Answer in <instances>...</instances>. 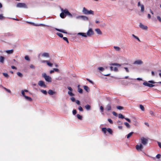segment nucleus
<instances>
[{"label": "nucleus", "mask_w": 161, "mask_h": 161, "mask_svg": "<svg viewBox=\"0 0 161 161\" xmlns=\"http://www.w3.org/2000/svg\"><path fill=\"white\" fill-rule=\"evenodd\" d=\"M61 11L62 12L60 13V16L62 18H64L67 15H68L70 17H73L72 14L69 12L67 9H64L63 8H61Z\"/></svg>", "instance_id": "1"}, {"label": "nucleus", "mask_w": 161, "mask_h": 161, "mask_svg": "<svg viewBox=\"0 0 161 161\" xmlns=\"http://www.w3.org/2000/svg\"><path fill=\"white\" fill-rule=\"evenodd\" d=\"M148 83L147 82H144L143 83V84L146 86H147L148 87H153L155 86H158L157 85H153V84H155L156 83V82H155L153 80H149L148 81Z\"/></svg>", "instance_id": "2"}, {"label": "nucleus", "mask_w": 161, "mask_h": 161, "mask_svg": "<svg viewBox=\"0 0 161 161\" xmlns=\"http://www.w3.org/2000/svg\"><path fill=\"white\" fill-rule=\"evenodd\" d=\"M42 77H43L47 82H51L52 81V79L51 77L48 76L45 73H43L42 74Z\"/></svg>", "instance_id": "3"}, {"label": "nucleus", "mask_w": 161, "mask_h": 161, "mask_svg": "<svg viewBox=\"0 0 161 161\" xmlns=\"http://www.w3.org/2000/svg\"><path fill=\"white\" fill-rule=\"evenodd\" d=\"M82 12L84 14H94V12L93 11L91 10H88L85 7H84L83 8Z\"/></svg>", "instance_id": "4"}, {"label": "nucleus", "mask_w": 161, "mask_h": 161, "mask_svg": "<svg viewBox=\"0 0 161 161\" xmlns=\"http://www.w3.org/2000/svg\"><path fill=\"white\" fill-rule=\"evenodd\" d=\"M16 6L19 8H27L26 5L24 3H19L17 4Z\"/></svg>", "instance_id": "5"}, {"label": "nucleus", "mask_w": 161, "mask_h": 161, "mask_svg": "<svg viewBox=\"0 0 161 161\" xmlns=\"http://www.w3.org/2000/svg\"><path fill=\"white\" fill-rule=\"evenodd\" d=\"M94 32L92 29H90L87 32L86 35L88 36H91L92 35H94Z\"/></svg>", "instance_id": "6"}, {"label": "nucleus", "mask_w": 161, "mask_h": 161, "mask_svg": "<svg viewBox=\"0 0 161 161\" xmlns=\"http://www.w3.org/2000/svg\"><path fill=\"white\" fill-rule=\"evenodd\" d=\"M147 140L144 137L141 138V142L144 145H146L147 143Z\"/></svg>", "instance_id": "7"}, {"label": "nucleus", "mask_w": 161, "mask_h": 161, "mask_svg": "<svg viewBox=\"0 0 161 161\" xmlns=\"http://www.w3.org/2000/svg\"><path fill=\"white\" fill-rule=\"evenodd\" d=\"M136 148L137 150L142 151V149L143 148V147L142 145L141 144L139 145H136Z\"/></svg>", "instance_id": "8"}, {"label": "nucleus", "mask_w": 161, "mask_h": 161, "mask_svg": "<svg viewBox=\"0 0 161 161\" xmlns=\"http://www.w3.org/2000/svg\"><path fill=\"white\" fill-rule=\"evenodd\" d=\"M38 84L40 86L43 87L44 88L46 87V85L45 84V82L44 81L42 80H40L39 81L38 83Z\"/></svg>", "instance_id": "9"}, {"label": "nucleus", "mask_w": 161, "mask_h": 161, "mask_svg": "<svg viewBox=\"0 0 161 161\" xmlns=\"http://www.w3.org/2000/svg\"><path fill=\"white\" fill-rule=\"evenodd\" d=\"M139 26L143 30H147V26L144 25L141 23L140 24Z\"/></svg>", "instance_id": "10"}, {"label": "nucleus", "mask_w": 161, "mask_h": 161, "mask_svg": "<svg viewBox=\"0 0 161 161\" xmlns=\"http://www.w3.org/2000/svg\"><path fill=\"white\" fill-rule=\"evenodd\" d=\"M41 54L42 56L44 57H49V54L47 53H44L42 54H40V55Z\"/></svg>", "instance_id": "11"}, {"label": "nucleus", "mask_w": 161, "mask_h": 161, "mask_svg": "<svg viewBox=\"0 0 161 161\" xmlns=\"http://www.w3.org/2000/svg\"><path fill=\"white\" fill-rule=\"evenodd\" d=\"M143 63V62L142 60H138L135 61L134 63V64H142Z\"/></svg>", "instance_id": "12"}, {"label": "nucleus", "mask_w": 161, "mask_h": 161, "mask_svg": "<svg viewBox=\"0 0 161 161\" xmlns=\"http://www.w3.org/2000/svg\"><path fill=\"white\" fill-rule=\"evenodd\" d=\"M56 30H57L58 31H59L60 32L63 33H65V34H67V32L65 30H63L60 29L56 28Z\"/></svg>", "instance_id": "13"}, {"label": "nucleus", "mask_w": 161, "mask_h": 161, "mask_svg": "<svg viewBox=\"0 0 161 161\" xmlns=\"http://www.w3.org/2000/svg\"><path fill=\"white\" fill-rule=\"evenodd\" d=\"M105 109L107 111H109L111 109V106L109 104H108L107 105Z\"/></svg>", "instance_id": "14"}, {"label": "nucleus", "mask_w": 161, "mask_h": 161, "mask_svg": "<svg viewBox=\"0 0 161 161\" xmlns=\"http://www.w3.org/2000/svg\"><path fill=\"white\" fill-rule=\"evenodd\" d=\"M48 93L50 95H53L55 93V92L51 90H49L48 92Z\"/></svg>", "instance_id": "15"}, {"label": "nucleus", "mask_w": 161, "mask_h": 161, "mask_svg": "<svg viewBox=\"0 0 161 161\" xmlns=\"http://www.w3.org/2000/svg\"><path fill=\"white\" fill-rule=\"evenodd\" d=\"M95 31L98 34L100 35H101L102 34V32L99 29H96L95 30Z\"/></svg>", "instance_id": "16"}, {"label": "nucleus", "mask_w": 161, "mask_h": 161, "mask_svg": "<svg viewBox=\"0 0 161 161\" xmlns=\"http://www.w3.org/2000/svg\"><path fill=\"white\" fill-rule=\"evenodd\" d=\"M78 35L81 36H82L84 37H86L87 36L86 33H78Z\"/></svg>", "instance_id": "17"}, {"label": "nucleus", "mask_w": 161, "mask_h": 161, "mask_svg": "<svg viewBox=\"0 0 161 161\" xmlns=\"http://www.w3.org/2000/svg\"><path fill=\"white\" fill-rule=\"evenodd\" d=\"M84 88L86 91L87 92H89L90 89L89 87L88 86H84Z\"/></svg>", "instance_id": "18"}, {"label": "nucleus", "mask_w": 161, "mask_h": 161, "mask_svg": "<svg viewBox=\"0 0 161 161\" xmlns=\"http://www.w3.org/2000/svg\"><path fill=\"white\" fill-rule=\"evenodd\" d=\"M4 60V57L1 56L0 57V62L2 63H3Z\"/></svg>", "instance_id": "19"}, {"label": "nucleus", "mask_w": 161, "mask_h": 161, "mask_svg": "<svg viewBox=\"0 0 161 161\" xmlns=\"http://www.w3.org/2000/svg\"><path fill=\"white\" fill-rule=\"evenodd\" d=\"M25 98L26 100L29 101H32V100L31 97H29L27 96H25Z\"/></svg>", "instance_id": "20"}, {"label": "nucleus", "mask_w": 161, "mask_h": 161, "mask_svg": "<svg viewBox=\"0 0 161 161\" xmlns=\"http://www.w3.org/2000/svg\"><path fill=\"white\" fill-rule=\"evenodd\" d=\"M111 65H115L119 66H120L121 65V64H118V63H111L110 64Z\"/></svg>", "instance_id": "21"}, {"label": "nucleus", "mask_w": 161, "mask_h": 161, "mask_svg": "<svg viewBox=\"0 0 161 161\" xmlns=\"http://www.w3.org/2000/svg\"><path fill=\"white\" fill-rule=\"evenodd\" d=\"M85 108L87 110H89L91 109V106L90 105L87 104L85 106Z\"/></svg>", "instance_id": "22"}, {"label": "nucleus", "mask_w": 161, "mask_h": 161, "mask_svg": "<svg viewBox=\"0 0 161 161\" xmlns=\"http://www.w3.org/2000/svg\"><path fill=\"white\" fill-rule=\"evenodd\" d=\"M114 49L117 51H119L120 50V48L118 46H114Z\"/></svg>", "instance_id": "23"}, {"label": "nucleus", "mask_w": 161, "mask_h": 161, "mask_svg": "<svg viewBox=\"0 0 161 161\" xmlns=\"http://www.w3.org/2000/svg\"><path fill=\"white\" fill-rule=\"evenodd\" d=\"M13 50L12 49L11 50H7L5 52L8 54H11L13 53Z\"/></svg>", "instance_id": "24"}, {"label": "nucleus", "mask_w": 161, "mask_h": 161, "mask_svg": "<svg viewBox=\"0 0 161 161\" xmlns=\"http://www.w3.org/2000/svg\"><path fill=\"white\" fill-rule=\"evenodd\" d=\"M141 12H143L144 11V7L143 5H141Z\"/></svg>", "instance_id": "25"}, {"label": "nucleus", "mask_w": 161, "mask_h": 161, "mask_svg": "<svg viewBox=\"0 0 161 161\" xmlns=\"http://www.w3.org/2000/svg\"><path fill=\"white\" fill-rule=\"evenodd\" d=\"M46 63L49 66L52 67L53 65V64L50 63V62L48 61H46Z\"/></svg>", "instance_id": "26"}, {"label": "nucleus", "mask_w": 161, "mask_h": 161, "mask_svg": "<svg viewBox=\"0 0 161 161\" xmlns=\"http://www.w3.org/2000/svg\"><path fill=\"white\" fill-rule=\"evenodd\" d=\"M124 124L126 125L127 128H130V125L127 122H125L124 123Z\"/></svg>", "instance_id": "27"}, {"label": "nucleus", "mask_w": 161, "mask_h": 161, "mask_svg": "<svg viewBox=\"0 0 161 161\" xmlns=\"http://www.w3.org/2000/svg\"><path fill=\"white\" fill-rule=\"evenodd\" d=\"M56 34L59 37H60L63 38V35L62 33H58V32H57L56 33Z\"/></svg>", "instance_id": "28"}, {"label": "nucleus", "mask_w": 161, "mask_h": 161, "mask_svg": "<svg viewBox=\"0 0 161 161\" xmlns=\"http://www.w3.org/2000/svg\"><path fill=\"white\" fill-rule=\"evenodd\" d=\"M133 132H130V133H129L127 135V138H129L131 136V135L133 134Z\"/></svg>", "instance_id": "29"}, {"label": "nucleus", "mask_w": 161, "mask_h": 161, "mask_svg": "<svg viewBox=\"0 0 161 161\" xmlns=\"http://www.w3.org/2000/svg\"><path fill=\"white\" fill-rule=\"evenodd\" d=\"M119 117L121 119H124V116L121 114H119Z\"/></svg>", "instance_id": "30"}, {"label": "nucleus", "mask_w": 161, "mask_h": 161, "mask_svg": "<svg viewBox=\"0 0 161 161\" xmlns=\"http://www.w3.org/2000/svg\"><path fill=\"white\" fill-rule=\"evenodd\" d=\"M116 108L117 109L119 110H122L124 108L121 106H118L116 107Z\"/></svg>", "instance_id": "31"}, {"label": "nucleus", "mask_w": 161, "mask_h": 161, "mask_svg": "<svg viewBox=\"0 0 161 161\" xmlns=\"http://www.w3.org/2000/svg\"><path fill=\"white\" fill-rule=\"evenodd\" d=\"M107 131L110 134H112L113 133V131L110 128H108L107 129Z\"/></svg>", "instance_id": "32"}, {"label": "nucleus", "mask_w": 161, "mask_h": 161, "mask_svg": "<svg viewBox=\"0 0 161 161\" xmlns=\"http://www.w3.org/2000/svg\"><path fill=\"white\" fill-rule=\"evenodd\" d=\"M80 17L83 18L85 20H88V18L86 16H81Z\"/></svg>", "instance_id": "33"}, {"label": "nucleus", "mask_w": 161, "mask_h": 161, "mask_svg": "<svg viewBox=\"0 0 161 161\" xmlns=\"http://www.w3.org/2000/svg\"><path fill=\"white\" fill-rule=\"evenodd\" d=\"M77 118L80 120H81L82 119V117L79 114H77L76 115Z\"/></svg>", "instance_id": "34"}, {"label": "nucleus", "mask_w": 161, "mask_h": 161, "mask_svg": "<svg viewBox=\"0 0 161 161\" xmlns=\"http://www.w3.org/2000/svg\"><path fill=\"white\" fill-rule=\"evenodd\" d=\"M140 107L141 109L143 111H144L145 108L144 107V106L142 105H140Z\"/></svg>", "instance_id": "35"}, {"label": "nucleus", "mask_w": 161, "mask_h": 161, "mask_svg": "<svg viewBox=\"0 0 161 161\" xmlns=\"http://www.w3.org/2000/svg\"><path fill=\"white\" fill-rule=\"evenodd\" d=\"M102 131L104 132V133H106L107 129L106 128H103L102 129Z\"/></svg>", "instance_id": "36"}, {"label": "nucleus", "mask_w": 161, "mask_h": 161, "mask_svg": "<svg viewBox=\"0 0 161 161\" xmlns=\"http://www.w3.org/2000/svg\"><path fill=\"white\" fill-rule=\"evenodd\" d=\"M17 75L20 77H23V75L22 74L19 72H18L17 73Z\"/></svg>", "instance_id": "37"}, {"label": "nucleus", "mask_w": 161, "mask_h": 161, "mask_svg": "<svg viewBox=\"0 0 161 161\" xmlns=\"http://www.w3.org/2000/svg\"><path fill=\"white\" fill-rule=\"evenodd\" d=\"M3 88L6 91H7V92H8L9 93H11V91L9 90V89H8L7 88H6L5 87H3Z\"/></svg>", "instance_id": "38"}, {"label": "nucleus", "mask_w": 161, "mask_h": 161, "mask_svg": "<svg viewBox=\"0 0 161 161\" xmlns=\"http://www.w3.org/2000/svg\"><path fill=\"white\" fill-rule=\"evenodd\" d=\"M78 91L80 93H82L83 92V90L81 88H78Z\"/></svg>", "instance_id": "39"}, {"label": "nucleus", "mask_w": 161, "mask_h": 161, "mask_svg": "<svg viewBox=\"0 0 161 161\" xmlns=\"http://www.w3.org/2000/svg\"><path fill=\"white\" fill-rule=\"evenodd\" d=\"M41 91L45 95H46L47 94V92L46 90H41Z\"/></svg>", "instance_id": "40"}, {"label": "nucleus", "mask_w": 161, "mask_h": 161, "mask_svg": "<svg viewBox=\"0 0 161 161\" xmlns=\"http://www.w3.org/2000/svg\"><path fill=\"white\" fill-rule=\"evenodd\" d=\"M25 58L26 60L28 61H30V60L29 57L28 56H25Z\"/></svg>", "instance_id": "41"}, {"label": "nucleus", "mask_w": 161, "mask_h": 161, "mask_svg": "<svg viewBox=\"0 0 161 161\" xmlns=\"http://www.w3.org/2000/svg\"><path fill=\"white\" fill-rule=\"evenodd\" d=\"M132 36L135 38L137 39L139 41H140V40L138 37L137 36L135 35L134 34H132Z\"/></svg>", "instance_id": "42"}, {"label": "nucleus", "mask_w": 161, "mask_h": 161, "mask_svg": "<svg viewBox=\"0 0 161 161\" xmlns=\"http://www.w3.org/2000/svg\"><path fill=\"white\" fill-rule=\"evenodd\" d=\"M3 75L6 78H8L9 77V75L8 74L6 73H3Z\"/></svg>", "instance_id": "43"}, {"label": "nucleus", "mask_w": 161, "mask_h": 161, "mask_svg": "<svg viewBox=\"0 0 161 161\" xmlns=\"http://www.w3.org/2000/svg\"><path fill=\"white\" fill-rule=\"evenodd\" d=\"M63 39L65 41H66V42L68 43H69V41H68V40L67 39V38L66 37H63Z\"/></svg>", "instance_id": "44"}, {"label": "nucleus", "mask_w": 161, "mask_h": 161, "mask_svg": "<svg viewBox=\"0 0 161 161\" xmlns=\"http://www.w3.org/2000/svg\"><path fill=\"white\" fill-rule=\"evenodd\" d=\"M68 94L70 96H74V94L70 91H69L68 92Z\"/></svg>", "instance_id": "45"}, {"label": "nucleus", "mask_w": 161, "mask_h": 161, "mask_svg": "<svg viewBox=\"0 0 161 161\" xmlns=\"http://www.w3.org/2000/svg\"><path fill=\"white\" fill-rule=\"evenodd\" d=\"M5 19V17L2 14H0V19Z\"/></svg>", "instance_id": "46"}, {"label": "nucleus", "mask_w": 161, "mask_h": 161, "mask_svg": "<svg viewBox=\"0 0 161 161\" xmlns=\"http://www.w3.org/2000/svg\"><path fill=\"white\" fill-rule=\"evenodd\" d=\"M157 18L159 21L161 22V18L159 16H157Z\"/></svg>", "instance_id": "47"}, {"label": "nucleus", "mask_w": 161, "mask_h": 161, "mask_svg": "<svg viewBox=\"0 0 161 161\" xmlns=\"http://www.w3.org/2000/svg\"><path fill=\"white\" fill-rule=\"evenodd\" d=\"M86 80L88 81L89 82H90V83H91L92 84H93V81H92V80H90L89 79L86 78Z\"/></svg>", "instance_id": "48"}, {"label": "nucleus", "mask_w": 161, "mask_h": 161, "mask_svg": "<svg viewBox=\"0 0 161 161\" xmlns=\"http://www.w3.org/2000/svg\"><path fill=\"white\" fill-rule=\"evenodd\" d=\"M108 121L111 124H112L113 123L112 120L110 119H108Z\"/></svg>", "instance_id": "49"}, {"label": "nucleus", "mask_w": 161, "mask_h": 161, "mask_svg": "<svg viewBox=\"0 0 161 161\" xmlns=\"http://www.w3.org/2000/svg\"><path fill=\"white\" fill-rule=\"evenodd\" d=\"M21 93L22 95H23L24 97H25V96H26L25 95V92H24V91H21Z\"/></svg>", "instance_id": "50"}, {"label": "nucleus", "mask_w": 161, "mask_h": 161, "mask_svg": "<svg viewBox=\"0 0 161 161\" xmlns=\"http://www.w3.org/2000/svg\"><path fill=\"white\" fill-rule=\"evenodd\" d=\"M78 109L80 111H83V109L80 106L79 107Z\"/></svg>", "instance_id": "51"}, {"label": "nucleus", "mask_w": 161, "mask_h": 161, "mask_svg": "<svg viewBox=\"0 0 161 161\" xmlns=\"http://www.w3.org/2000/svg\"><path fill=\"white\" fill-rule=\"evenodd\" d=\"M71 100L73 102H75V98L74 97H72L71 98Z\"/></svg>", "instance_id": "52"}, {"label": "nucleus", "mask_w": 161, "mask_h": 161, "mask_svg": "<svg viewBox=\"0 0 161 161\" xmlns=\"http://www.w3.org/2000/svg\"><path fill=\"white\" fill-rule=\"evenodd\" d=\"M98 69L100 71H102L104 70V68L102 67H99Z\"/></svg>", "instance_id": "53"}, {"label": "nucleus", "mask_w": 161, "mask_h": 161, "mask_svg": "<svg viewBox=\"0 0 161 161\" xmlns=\"http://www.w3.org/2000/svg\"><path fill=\"white\" fill-rule=\"evenodd\" d=\"M127 121H128L129 122V123H130L131 122V120H130L129 119H128L127 118H124Z\"/></svg>", "instance_id": "54"}, {"label": "nucleus", "mask_w": 161, "mask_h": 161, "mask_svg": "<svg viewBox=\"0 0 161 161\" xmlns=\"http://www.w3.org/2000/svg\"><path fill=\"white\" fill-rule=\"evenodd\" d=\"M149 113L152 116L154 115V114L153 112L152 111H150L149 112Z\"/></svg>", "instance_id": "55"}, {"label": "nucleus", "mask_w": 161, "mask_h": 161, "mask_svg": "<svg viewBox=\"0 0 161 161\" xmlns=\"http://www.w3.org/2000/svg\"><path fill=\"white\" fill-rule=\"evenodd\" d=\"M30 68L31 69H35V67L34 65H33V64H31L30 65Z\"/></svg>", "instance_id": "56"}, {"label": "nucleus", "mask_w": 161, "mask_h": 161, "mask_svg": "<svg viewBox=\"0 0 161 161\" xmlns=\"http://www.w3.org/2000/svg\"><path fill=\"white\" fill-rule=\"evenodd\" d=\"M160 157H161V155H160V154H158L156 155V158H160Z\"/></svg>", "instance_id": "57"}, {"label": "nucleus", "mask_w": 161, "mask_h": 161, "mask_svg": "<svg viewBox=\"0 0 161 161\" xmlns=\"http://www.w3.org/2000/svg\"><path fill=\"white\" fill-rule=\"evenodd\" d=\"M53 69L54 70V71H55L57 72H59V70L58 69L54 68Z\"/></svg>", "instance_id": "58"}, {"label": "nucleus", "mask_w": 161, "mask_h": 161, "mask_svg": "<svg viewBox=\"0 0 161 161\" xmlns=\"http://www.w3.org/2000/svg\"><path fill=\"white\" fill-rule=\"evenodd\" d=\"M73 114L74 115H75L76 114V110H73Z\"/></svg>", "instance_id": "59"}, {"label": "nucleus", "mask_w": 161, "mask_h": 161, "mask_svg": "<svg viewBox=\"0 0 161 161\" xmlns=\"http://www.w3.org/2000/svg\"><path fill=\"white\" fill-rule=\"evenodd\" d=\"M76 103L78 104V105H80V102L79 100H76Z\"/></svg>", "instance_id": "60"}, {"label": "nucleus", "mask_w": 161, "mask_h": 161, "mask_svg": "<svg viewBox=\"0 0 161 161\" xmlns=\"http://www.w3.org/2000/svg\"><path fill=\"white\" fill-rule=\"evenodd\" d=\"M100 109L101 110L102 112H103L104 108H103V106H100Z\"/></svg>", "instance_id": "61"}, {"label": "nucleus", "mask_w": 161, "mask_h": 161, "mask_svg": "<svg viewBox=\"0 0 161 161\" xmlns=\"http://www.w3.org/2000/svg\"><path fill=\"white\" fill-rule=\"evenodd\" d=\"M112 114H113L114 115V116H117V113H116L115 112H112Z\"/></svg>", "instance_id": "62"}, {"label": "nucleus", "mask_w": 161, "mask_h": 161, "mask_svg": "<svg viewBox=\"0 0 161 161\" xmlns=\"http://www.w3.org/2000/svg\"><path fill=\"white\" fill-rule=\"evenodd\" d=\"M114 70L115 71H118V69L117 67H115L114 68Z\"/></svg>", "instance_id": "63"}, {"label": "nucleus", "mask_w": 161, "mask_h": 161, "mask_svg": "<svg viewBox=\"0 0 161 161\" xmlns=\"http://www.w3.org/2000/svg\"><path fill=\"white\" fill-rule=\"evenodd\" d=\"M158 146H159V147L161 148V143L158 142Z\"/></svg>", "instance_id": "64"}]
</instances>
